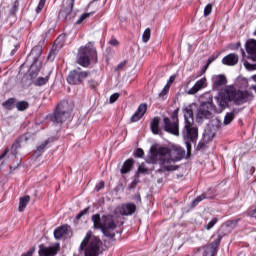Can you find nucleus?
<instances>
[{
	"instance_id": "56",
	"label": "nucleus",
	"mask_w": 256,
	"mask_h": 256,
	"mask_svg": "<svg viewBox=\"0 0 256 256\" xmlns=\"http://www.w3.org/2000/svg\"><path fill=\"white\" fill-rule=\"evenodd\" d=\"M110 45H112L113 47H117V45H119V40L115 39V38H111L109 41Z\"/></svg>"
},
{
	"instance_id": "60",
	"label": "nucleus",
	"mask_w": 256,
	"mask_h": 256,
	"mask_svg": "<svg viewBox=\"0 0 256 256\" xmlns=\"http://www.w3.org/2000/svg\"><path fill=\"white\" fill-rule=\"evenodd\" d=\"M215 59H217V56L209 57L208 60H207V65L209 66L211 63H213V61H215Z\"/></svg>"
},
{
	"instance_id": "7",
	"label": "nucleus",
	"mask_w": 256,
	"mask_h": 256,
	"mask_svg": "<svg viewBox=\"0 0 256 256\" xmlns=\"http://www.w3.org/2000/svg\"><path fill=\"white\" fill-rule=\"evenodd\" d=\"M213 113H217V106L213 103V96H210L207 101H201L196 111L197 123H203L207 119L213 117Z\"/></svg>"
},
{
	"instance_id": "27",
	"label": "nucleus",
	"mask_w": 256,
	"mask_h": 256,
	"mask_svg": "<svg viewBox=\"0 0 256 256\" xmlns=\"http://www.w3.org/2000/svg\"><path fill=\"white\" fill-rule=\"evenodd\" d=\"M51 78V74H48L45 77H38L35 79V81L33 82V85H35V87H43V85H47V83H49V79Z\"/></svg>"
},
{
	"instance_id": "23",
	"label": "nucleus",
	"mask_w": 256,
	"mask_h": 256,
	"mask_svg": "<svg viewBox=\"0 0 256 256\" xmlns=\"http://www.w3.org/2000/svg\"><path fill=\"white\" fill-rule=\"evenodd\" d=\"M29 201H31V196L25 195L19 199V206L18 211L19 213H23L25 209L27 208V205H29Z\"/></svg>"
},
{
	"instance_id": "35",
	"label": "nucleus",
	"mask_w": 256,
	"mask_h": 256,
	"mask_svg": "<svg viewBox=\"0 0 256 256\" xmlns=\"http://www.w3.org/2000/svg\"><path fill=\"white\" fill-rule=\"evenodd\" d=\"M91 15H95V12L83 13L80 18L75 22V25H81L85 19H89Z\"/></svg>"
},
{
	"instance_id": "15",
	"label": "nucleus",
	"mask_w": 256,
	"mask_h": 256,
	"mask_svg": "<svg viewBox=\"0 0 256 256\" xmlns=\"http://www.w3.org/2000/svg\"><path fill=\"white\" fill-rule=\"evenodd\" d=\"M246 53L248 54V59L256 62V40L250 39L246 42Z\"/></svg>"
},
{
	"instance_id": "43",
	"label": "nucleus",
	"mask_w": 256,
	"mask_h": 256,
	"mask_svg": "<svg viewBox=\"0 0 256 256\" xmlns=\"http://www.w3.org/2000/svg\"><path fill=\"white\" fill-rule=\"evenodd\" d=\"M66 37H67V34H65V33L60 34L56 38L55 43H58V45L63 46V43H65Z\"/></svg>"
},
{
	"instance_id": "22",
	"label": "nucleus",
	"mask_w": 256,
	"mask_h": 256,
	"mask_svg": "<svg viewBox=\"0 0 256 256\" xmlns=\"http://www.w3.org/2000/svg\"><path fill=\"white\" fill-rule=\"evenodd\" d=\"M67 231H69L68 225L59 226L54 230V239H63V236L67 235Z\"/></svg>"
},
{
	"instance_id": "16",
	"label": "nucleus",
	"mask_w": 256,
	"mask_h": 256,
	"mask_svg": "<svg viewBox=\"0 0 256 256\" xmlns=\"http://www.w3.org/2000/svg\"><path fill=\"white\" fill-rule=\"evenodd\" d=\"M227 85V77L225 75H215L212 77V89L213 91H219L220 87Z\"/></svg>"
},
{
	"instance_id": "54",
	"label": "nucleus",
	"mask_w": 256,
	"mask_h": 256,
	"mask_svg": "<svg viewBox=\"0 0 256 256\" xmlns=\"http://www.w3.org/2000/svg\"><path fill=\"white\" fill-rule=\"evenodd\" d=\"M88 87H90V89H95L97 87V81L89 80L88 81Z\"/></svg>"
},
{
	"instance_id": "33",
	"label": "nucleus",
	"mask_w": 256,
	"mask_h": 256,
	"mask_svg": "<svg viewBox=\"0 0 256 256\" xmlns=\"http://www.w3.org/2000/svg\"><path fill=\"white\" fill-rule=\"evenodd\" d=\"M202 197V201H205V199H215V193H213V190L209 188L206 192L199 195Z\"/></svg>"
},
{
	"instance_id": "47",
	"label": "nucleus",
	"mask_w": 256,
	"mask_h": 256,
	"mask_svg": "<svg viewBox=\"0 0 256 256\" xmlns=\"http://www.w3.org/2000/svg\"><path fill=\"white\" fill-rule=\"evenodd\" d=\"M19 11V8L17 6H12L9 10V16L10 17H17V12Z\"/></svg>"
},
{
	"instance_id": "40",
	"label": "nucleus",
	"mask_w": 256,
	"mask_h": 256,
	"mask_svg": "<svg viewBox=\"0 0 256 256\" xmlns=\"http://www.w3.org/2000/svg\"><path fill=\"white\" fill-rule=\"evenodd\" d=\"M171 89V84L167 83L161 92L158 94V97H164L165 95H169V90Z\"/></svg>"
},
{
	"instance_id": "62",
	"label": "nucleus",
	"mask_w": 256,
	"mask_h": 256,
	"mask_svg": "<svg viewBox=\"0 0 256 256\" xmlns=\"http://www.w3.org/2000/svg\"><path fill=\"white\" fill-rule=\"evenodd\" d=\"M207 67H209V65H207V64L205 66H203V68H202L200 74L198 75V77H201V75H203V73H205V71H207Z\"/></svg>"
},
{
	"instance_id": "10",
	"label": "nucleus",
	"mask_w": 256,
	"mask_h": 256,
	"mask_svg": "<svg viewBox=\"0 0 256 256\" xmlns=\"http://www.w3.org/2000/svg\"><path fill=\"white\" fill-rule=\"evenodd\" d=\"M75 2L67 1L66 6H62L58 13V19L60 21H67V23H73L77 17V12L73 11Z\"/></svg>"
},
{
	"instance_id": "30",
	"label": "nucleus",
	"mask_w": 256,
	"mask_h": 256,
	"mask_svg": "<svg viewBox=\"0 0 256 256\" xmlns=\"http://www.w3.org/2000/svg\"><path fill=\"white\" fill-rule=\"evenodd\" d=\"M161 168L158 169V173H164V171H177L179 169V165H165V164H160Z\"/></svg>"
},
{
	"instance_id": "4",
	"label": "nucleus",
	"mask_w": 256,
	"mask_h": 256,
	"mask_svg": "<svg viewBox=\"0 0 256 256\" xmlns=\"http://www.w3.org/2000/svg\"><path fill=\"white\" fill-rule=\"evenodd\" d=\"M239 221V219H234L224 222L215 240L208 245L202 246V249L204 250L202 256H217V253H219V246L221 245V241H223V234H221V231L226 229L227 233H231V231L237 227Z\"/></svg>"
},
{
	"instance_id": "11",
	"label": "nucleus",
	"mask_w": 256,
	"mask_h": 256,
	"mask_svg": "<svg viewBox=\"0 0 256 256\" xmlns=\"http://www.w3.org/2000/svg\"><path fill=\"white\" fill-rule=\"evenodd\" d=\"M101 255V239L94 237L84 248V256Z\"/></svg>"
},
{
	"instance_id": "13",
	"label": "nucleus",
	"mask_w": 256,
	"mask_h": 256,
	"mask_svg": "<svg viewBox=\"0 0 256 256\" xmlns=\"http://www.w3.org/2000/svg\"><path fill=\"white\" fill-rule=\"evenodd\" d=\"M42 54L43 47L41 45L34 46L27 56L26 63H29V60L32 59V67H37V64H39V59Z\"/></svg>"
},
{
	"instance_id": "6",
	"label": "nucleus",
	"mask_w": 256,
	"mask_h": 256,
	"mask_svg": "<svg viewBox=\"0 0 256 256\" xmlns=\"http://www.w3.org/2000/svg\"><path fill=\"white\" fill-rule=\"evenodd\" d=\"M73 109L74 106L69 104L68 101H62L56 106L54 112L48 115V119L52 123H65L71 117Z\"/></svg>"
},
{
	"instance_id": "28",
	"label": "nucleus",
	"mask_w": 256,
	"mask_h": 256,
	"mask_svg": "<svg viewBox=\"0 0 256 256\" xmlns=\"http://www.w3.org/2000/svg\"><path fill=\"white\" fill-rule=\"evenodd\" d=\"M236 86L238 89H247V87H249V80L245 77L239 76L236 79Z\"/></svg>"
},
{
	"instance_id": "32",
	"label": "nucleus",
	"mask_w": 256,
	"mask_h": 256,
	"mask_svg": "<svg viewBox=\"0 0 256 256\" xmlns=\"http://www.w3.org/2000/svg\"><path fill=\"white\" fill-rule=\"evenodd\" d=\"M91 239V231L87 232L84 240L81 242L79 251H85V247L89 245V240Z\"/></svg>"
},
{
	"instance_id": "18",
	"label": "nucleus",
	"mask_w": 256,
	"mask_h": 256,
	"mask_svg": "<svg viewBox=\"0 0 256 256\" xmlns=\"http://www.w3.org/2000/svg\"><path fill=\"white\" fill-rule=\"evenodd\" d=\"M150 131L153 135H161L163 133L161 130V118L159 116H155L151 119Z\"/></svg>"
},
{
	"instance_id": "37",
	"label": "nucleus",
	"mask_w": 256,
	"mask_h": 256,
	"mask_svg": "<svg viewBox=\"0 0 256 256\" xmlns=\"http://www.w3.org/2000/svg\"><path fill=\"white\" fill-rule=\"evenodd\" d=\"M149 39H151V29L146 28L145 31L142 34V41L144 43H148Z\"/></svg>"
},
{
	"instance_id": "1",
	"label": "nucleus",
	"mask_w": 256,
	"mask_h": 256,
	"mask_svg": "<svg viewBox=\"0 0 256 256\" xmlns=\"http://www.w3.org/2000/svg\"><path fill=\"white\" fill-rule=\"evenodd\" d=\"M195 103H192L183 108L184 113V131H182V136L184 139V143L186 145L185 148L179 145H173L170 147V157L168 159H160V165H165V163H177L179 161H183V159L191 158L192 145H197V139H199V128L193 126L194 123V113L193 107Z\"/></svg>"
},
{
	"instance_id": "5",
	"label": "nucleus",
	"mask_w": 256,
	"mask_h": 256,
	"mask_svg": "<svg viewBox=\"0 0 256 256\" xmlns=\"http://www.w3.org/2000/svg\"><path fill=\"white\" fill-rule=\"evenodd\" d=\"M97 48H95V43L88 42L86 45L81 46L78 49L77 64L81 67H89L91 63H97Z\"/></svg>"
},
{
	"instance_id": "57",
	"label": "nucleus",
	"mask_w": 256,
	"mask_h": 256,
	"mask_svg": "<svg viewBox=\"0 0 256 256\" xmlns=\"http://www.w3.org/2000/svg\"><path fill=\"white\" fill-rule=\"evenodd\" d=\"M241 111H243L242 108H233L230 113H232L233 116L235 117V115H237L238 113H241Z\"/></svg>"
},
{
	"instance_id": "52",
	"label": "nucleus",
	"mask_w": 256,
	"mask_h": 256,
	"mask_svg": "<svg viewBox=\"0 0 256 256\" xmlns=\"http://www.w3.org/2000/svg\"><path fill=\"white\" fill-rule=\"evenodd\" d=\"M138 171H139V173L145 174L149 171V169L147 167H145V164H141L138 167Z\"/></svg>"
},
{
	"instance_id": "48",
	"label": "nucleus",
	"mask_w": 256,
	"mask_h": 256,
	"mask_svg": "<svg viewBox=\"0 0 256 256\" xmlns=\"http://www.w3.org/2000/svg\"><path fill=\"white\" fill-rule=\"evenodd\" d=\"M244 67H246V69L248 71H256V63L255 64H251L249 62H245L244 63Z\"/></svg>"
},
{
	"instance_id": "8",
	"label": "nucleus",
	"mask_w": 256,
	"mask_h": 256,
	"mask_svg": "<svg viewBox=\"0 0 256 256\" xmlns=\"http://www.w3.org/2000/svg\"><path fill=\"white\" fill-rule=\"evenodd\" d=\"M170 117L163 118L162 128L165 133L179 137V108L175 109ZM171 119L173 122H171Z\"/></svg>"
},
{
	"instance_id": "49",
	"label": "nucleus",
	"mask_w": 256,
	"mask_h": 256,
	"mask_svg": "<svg viewBox=\"0 0 256 256\" xmlns=\"http://www.w3.org/2000/svg\"><path fill=\"white\" fill-rule=\"evenodd\" d=\"M119 97H120V94L119 93H114V94H112L111 96H110V98H109V103L110 104H113V103H115L118 99H119Z\"/></svg>"
},
{
	"instance_id": "38",
	"label": "nucleus",
	"mask_w": 256,
	"mask_h": 256,
	"mask_svg": "<svg viewBox=\"0 0 256 256\" xmlns=\"http://www.w3.org/2000/svg\"><path fill=\"white\" fill-rule=\"evenodd\" d=\"M45 3H47V0H39L38 6L35 9L36 15H39L45 9Z\"/></svg>"
},
{
	"instance_id": "29",
	"label": "nucleus",
	"mask_w": 256,
	"mask_h": 256,
	"mask_svg": "<svg viewBox=\"0 0 256 256\" xmlns=\"http://www.w3.org/2000/svg\"><path fill=\"white\" fill-rule=\"evenodd\" d=\"M39 67H41V63H38L37 66H33V62L30 65L29 69V77L30 79H35L39 75Z\"/></svg>"
},
{
	"instance_id": "34",
	"label": "nucleus",
	"mask_w": 256,
	"mask_h": 256,
	"mask_svg": "<svg viewBox=\"0 0 256 256\" xmlns=\"http://www.w3.org/2000/svg\"><path fill=\"white\" fill-rule=\"evenodd\" d=\"M207 145H209V142H206L205 140H203V138H201V140L196 145L195 150L196 151H205V149H207Z\"/></svg>"
},
{
	"instance_id": "42",
	"label": "nucleus",
	"mask_w": 256,
	"mask_h": 256,
	"mask_svg": "<svg viewBox=\"0 0 256 256\" xmlns=\"http://www.w3.org/2000/svg\"><path fill=\"white\" fill-rule=\"evenodd\" d=\"M145 156V151H143V148H137L136 151H134V157L136 159H143Z\"/></svg>"
},
{
	"instance_id": "59",
	"label": "nucleus",
	"mask_w": 256,
	"mask_h": 256,
	"mask_svg": "<svg viewBox=\"0 0 256 256\" xmlns=\"http://www.w3.org/2000/svg\"><path fill=\"white\" fill-rule=\"evenodd\" d=\"M7 153H9V148H6V149L4 150V152L0 155V161H1L2 159H5V157L7 156Z\"/></svg>"
},
{
	"instance_id": "19",
	"label": "nucleus",
	"mask_w": 256,
	"mask_h": 256,
	"mask_svg": "<svg viewBox=\"0 0 256 256\" xmlns=\"http://www.w3.org/2000/svg\"><path fill=\"white\" fill-rule=\"evenodd\" d=\"M135 211H137V205L131 202L122 204L120 209L121 215H125L126 217H129V215H133Z\"/></svg>"
},
{
	"instance_id": "55",
	"label": "nucleus",
	"mask_w": 256,
	"mask_h": 256,
	"mask_svg": "<svg viewBox=\"0 0 256 256\" xmlns=\"http://www.w3.org/2000/svg\"><path fill=\"white\" fill-rule=\"evenodd\" d=\"M35 253V247L30 248L26 253L22 254V256H33Z\"/></svg>"
},
{
	"instance_id": "14",
	"label": "nucleus",
	"mask_w": 256,
	"mask_h": 256,
	"mask_svg": "<svg viewBox=\"0 0 256 256\" xmlns=\"http://www.w3.org/2000/svg\"><path fill=\"white\" fill-rule=\"evenodd\" d=\"M147 113V103H142L138 106L135 113L131 116V123H137V121H141L145 114Z\"/></svg>"
},
{
	"instance_id": "58",
	"label": "nucleus",
	"mask_w": 256,
	"mask_h": 256,
	"mask_svg": "<svg viewBox=\"0 0 256 256\" xmlns=\"http://www.w3.org/2000/svg\"><path fill=\"white\" fill-rule=\"evenodd\" d=\"M17 51H19V45L14 46V49L10 52V57H13Z\"/></svg>"
},
{
	"instance_id": "17",
	"label": "nucleus",
	"mask_w": 256,
	"mask_h": 256,
	"mask_svg": "<svg viewBox=\"0 0 256 256\" xmlns=\"http://www.w3.org/2000/svg\"><path fill=\"white\" fill-rule=\"evenodd\" d=\"M207 87V78L203 77L200 80L196 81L193 87H191L188 91V95H196V93H199L202 89H205Z\"/></svg>"
},
{
	"instance_id": "26",
	"label": "nucleus",
	"mask_w": 256,
	"mask_h": 256,
	"mask_svg": "<svg viewBox=\"0 0 256 256\" xmlns=\"http://www.w3.org/2000/svg\"><path fill=\"white\" fill-rule=\"evenodd\" d=\"M54 139L48 138L44 142H42L40 145L36 147L35 155H41L42 151H45L46 147L49 145V143H53Z\"/></svg>"
},
{
	"instance_id": "36",
	"label": "nucleus",
	"mask_w": 256,
	"mask_h": 256,
	"mask_svg": "<svg viewBox=\"0 0 256 256\" xmlns=\"http://www.w3.org/2000/svg\"><path fill=\"white\" fill-rule=\"evenodd\" d=\"M235 119V116L231 112H227L224 117V125H231V122Z\"/></svg>"
},
{
	"instance_id": "20",
	"label": "nucleus",
	"mask_w": 256,
	"mask_h": 256,
	"mask_svg": "<svg viewBox=\"0 0 256 256\" xmlns=\"http://www.w3.org/2000/svg\"><path fill=\"white\" fill-rule=\"evenodd\" d=\"M237 63H239V55L235 53H230L222 59V64L228 67H233L237 65Z\"/></svg>"
},
{
	"instance_id": "21",
	"label": "nucleus",
	"mask_w": 256,
	"mask_h": 256,
	"mask_svg": "<svg viewBox=\"0 0 256 256\" xmlns=\"http://www.w3.org/2000/svg\"><path fill=\"white\" fill-rule=\"evenodd\" d=\"M135 165V160L133 158L127 159L121 169H120V173L122 175H127V173L131 172V169H133V166Z\"/></svg>"
},
{
	"instance_id": "45",
	"label": "nucleus",
	"mask_w": 256,
	"mask_h": 256,
	"mask_svg": "<svg viewBox=\"0 0 256 256\" xmlns=\"http://www.w3.org/2000/svg\"><path fill=\"white\" fill-rule=\"evenodd\" d=\"M211 11H213V5H206L204 8V17H209V15H211Z\"/></svg>"
},
{
	"instance_id": "63",
	"label": "nucleus",
	"mask_w": 256,
	"mask_h": 256,
	"mask_svg": "<svg viewBox=\"0 0 256 256\" xmlns=\"http://www.w3.org/2000/svg\"><path fill=\"white\" fill-rule=\"evenodd\" d=\"M19 3H21V0H13L12 6L13 7H18V9H19Z\"/></svg>"
},
{
	"instance_id": "50",
	"label": "nucleus",
	"mask_w": 256,
	"mask_h": 256,
	"mask_svg": "<svg viewBox=\"0 0 256 256\" xmlns=\"http://www.w3.org/2000/svg\"><path fill=\"white\" fill-rule=\"evenodd\" d=\"M139 183V178H135L131 183L130 185L128 186V189L131 190V189H135V187H137V184Z\"/></svg>"
},
{
	"instance_id": "2",
	"label": "nucleus",
	"mask_w": 256,
	"mask_h": 256,
	"mask_svg": "<svg viewBox=\"0 0 256 256\" xmlns=\"http://www.w3.org/2000/svg\"><path fill=\"white\" fill-rule=\"evenodd\" d=\"M215 100L220 109H227L229 103L239 106L253 101V92L237 90L234 86H226L224 90L217 93Z\"/></svg>"
},
{
	"instance_id": "41",
	"label": "nucleus",
	"mask_w": 256,
	"mask_h": 256,
	"mask_svg": "<svg viewBox=\"0 0 256 256\" xmlns=\"http://www.w3.org/2000/svg\"><path fill=\"white\" fill-rule=\"evenodd\" d=\"M219 219L217 218H213L210 222H208L206 225H205V229L207 231H210V229H213L215 227V225H217Z\"/></svg>"
},
{
	"instance_id": "51",
	"label": "nucleus",
	"mask_w": 256,
	"mask_h": 256,
	"mask_svg": "<svg viewBox=\"0 0 256 256\" xmlns=\"http://www.w3.org/2000/svg\"><path fill=\"white\" fill-rule=\"evenodd\" d=\"M105 188V181H100L96 186H95V191L99 192L101 189Z\"/></svg>"
},
{
	"instance_id": "64",
	"label": "nucleus",
	"mask_w": 256,
	"mask_h": 256,
	"mask_svg": "<svg viewBox=\"0 0 256 256\" xmlns=\"http://www.w3.org/2000/svg\"><path fill=\"white\" fill-rule=\"evenodd\" d=\"M125 61L121 62L120 64L117 65V69H121V67H123L125 65Z\"/></svg>"
},
{
	"instance_id": "46",
	"label": "nucleus",
	"mask_w": 256,
	"mask_h": 256,
	"mask_svg": "<svg viewBox=\"0 0 256 256\" xmlns=\"http://www.w3.org/2000/svg\"><path fill=\"white\" fill-rule=\"evenodd\" d=\"M203 201V197L197 196L194 200L191 201V207H197Z\"/></svg>"
},
{
	"instance_id": "24",
	"label": "nucleus",
	"mask_w": 256,
	"mask_h": 256,
	"mask_svg": "<svg viewBox=\"0 0 256 256\" xmlns=\"http://www.w3.org/2000/svg\"><path fill=\"white\" fill-rule=\"evenodd\" d=\"M214 137H215V132H213V129L206 128L204 130L202 140L206 141V143H211V141H213Z\"/></svg>"
},
{
	"instance_id": "12",
	"label": "nucleus",
	"mask_w": 256,
	"mask_h": 256,
	"mask_svg": "<svg viewBox=\"0 0 256 256\" xmlns=\"http://www.w3.org/2000/svg\"><path fill=\"white\" fill-rule=\"evenodd\" d=\"M150 154L148 155L149 159H146V163L148 165H155L157 163V154L160 155V157H170L171 148L167 147H160L157 151V149H150Z\"/></svg>"
},
{
	"instance_id": "39",
	"label": "nucleus",
	"mask_w": 256,
	"mask_h": 256,
	"mask_svg": "<svg viewBox=\"0 0 256 256\" xmlns=\"http://www.w3.org/2000/svg\"><path fill=\"white\" fill-rule=\"evenodd\" d=\"M21 147V142L19 140H15L11 147L12 155H17V149Z\"/></svg>"
},
{
	"instance_id": "25",
	"label": "nucleus",
	"mask_w": 256,
	"mask_h": 256,
	"mask_svg": "<svg viewBox=\"0 0 256 256\" xmlns=\"http://www.w3.org/2000/svg\"><path fill=\"white\" fill-rule=\"evenodd\" d=\"M16 103H17V98H9L8 100L2 103V107L7 111H12V109H15Z\"/></svg>"
},
{
	"instance_id": "3",
	"label": "nucleus",
	"mask_w": 256,
	"mask_h": 256,
	"mask_svg": "<svg viewBox=\"0 0 256 256\" xmlns=\"http://www.w3.org/2000/svg\"><path fill=\"white\" fill-rule=\"evenodd\" d=\"M92 222L96 229H100L104 237H107L110 241L115 239V235L118 232L115 231L117 229V222H115L113 215L107 214L101 217V214H94Z\"/></svg>"
},
{
	"instance_id": "44",
	"label": "nucleus",
	"mask_w": 256,
	"mask_h": 256,
	"mask_svg": "<svg viewBox=\"0 0 256 256\" xmlns=\"http://www.w3.org/2000/svg\"><path fill=\"white\" fill-rule=\"evenodd\" d=\"M89 209H91V207H86L84 210L80 211L77 215H76V220L79 221V219H81V217L87 215V213H89Z\"/></svg>"
},
{
	"instance_id": "53",
	"label": "nucleus",
	"mask_w": 256,
	"mask_h": 256,
	"mask_svg": "<svg viewBox=\"0 0 256 256\" xmlns=\"http://www.w3.org/2000/svg\"><path fill=\"white\" fill-rule=\"evenodd\" d=\"M48 61H55V50H51L47 57Z\"/></svg>"
},
{
	"instance_id": "61",
	"label": "nucleus",
	"mask_w": 256,
	"mask_h": 256,
	"mask_svg": "<svg viewBox=\"0 0 256 256\" xmlns=\"http://www.w3.org/2000/svg\"><path fill=\"white\" fill-rule=\"evenodd\" d=\"M213 125H216V128L219 129V127H221L222 123L219 119L213 120Z\"/></svg>"
},
{
	"instance_id": "9",
	"label": "nucleus",
	"mask_w": 256,
	"mask_h": 256,
	"mask_svg": "<svg viewBox=\"0 0 256 256\" xmlns=\"http://www.w3.org/2000/svg\"><path fill=\"white\" fill-rule=\"evenodd\" d=\"M89 75V71H83L81 68H77L69 72L66 80L68 85H83V82Z\"/></svg>"
},
{
	"instance_id": "31",
	"label": "nucleus",
	"mask_w": 256,
	"mask_h": 256,
	"mask_svg": "<svg viewBox=\"0 0 256 256\" xmlns=\"http://www.w3.org/2000/svg\"><path fill=\"white\" fill-rule=\"evenodd\" d=\"M16 109L18 111H27L29 109V102L22 100V101H16Z\"/></svg>"
}]
</instances>
